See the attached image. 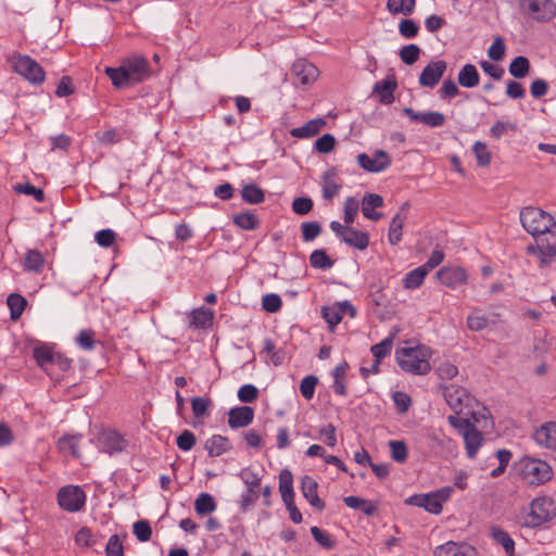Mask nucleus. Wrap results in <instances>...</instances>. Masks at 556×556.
<instances>
[{"mask_svg": "<svg viewBox=\"0 0 556 556\" xmlns=\"http://www.w3.org/2000/svg\"><path fill=\"white\" fill-rule=\"evenodd\" d=\"M523 229L534 238L526 253L536 258L540 268L556 261V222L554 217L535 206H526L519 213Z\"/></svg>", "mask_w": 556, "mask_h": 556, "instance_id": "nucleus-1", "label": "nucleus"}, {"mask_svg": "<svg viewBox=\"0 0 556 556\" xmlns=\"http://www.w3.org/2000/svg\"><path fill=\"white\" fill-rule=\"evenodd\" d=\"M395 356L399 366L406 372L426 375L431 370L425 348H402L396 351Z\"/></svg>", "mask_w": 556, "mask_h": 556, "instance_id": "nucleus-2", "label": "nucleus"}, {"mask_svg": "<svg viewBox=\"0 0 556 556\" xmlns=\"http://www.w3.org/2000/svg\"><path fill=\"white\" fill-rule=\"evenodd\" d=\"M12 67L16 74L34 86H41L46 80V72L42 66L27 54L14 53L10 58Z\"/></svg>", "mask_w": 556, "mask_h": 556, "instance_id": "nucleus-3", "label": "nucleus"}, {"mask_svg": "<svg viewBox=\"0 0 556 556\" xmlns=\"http://www.w3.org/2000/svg\"><path fill=\"white\" fill-rule=\"evenodd\" d=\"M453 493L452 486H444L428 494H415L406 500L413 506L422 507L428 513L438 515L442 511V505Z\"/></svg>", "mask_w": 556, "mask_h": 556, "instance_id": "nucleus-4", "label": "nucleus"}, {"mask_svg": "<svg viewBox=\"0 0 556 556\" xmlns=\"http://www.w3.org/2000/svg\"><path fill=\"white\" fill-rule=\"evenodd\" d=\"M520 464L523 477L531 484H543L553 477L551 466L544 460L526 456L520 460Z\"/></svg>", "mask_w": 556, "mask_h": 556, "instance_id": "nucleus-5", "label": "nucleus"}, {"mask_svg": "<svg viewBox=\"0 0 556 556\" xmlns=\"http://www.w3.org/2000/svg\"><path fill=\"white\" fill-rule=\"evenodd\" d=\"M554 516L553 501L546 497H539L531 502L530 510L525 516V526L536 528L549 521Z\"/></svg>", "mask_w": 556, "mask_h": 556, "instance_id": "nucleus-6", "label": "nucleus"}, {"mask_svg": "<svg viewBox=\"0 0 556 556\" xmlns=\"http://www.w3.org/2000/svg\"><path fill=\"white\" fill-rule=\"evenodd\" d=\"M58 504L70 513L81 510L86 505V493L78 485H65L58 492Z\"/></svg>", "mask_w": 556, "mask_h": 556, "instance_id": "nucleus-7", "label": "nucleus"}, {"mask_svg": "<svg viewBox=\"0 0 556 556\" xmlns=\"http://www.w3.org/2000/svg\"><path fill=\"white\" fill-rule=\"evenodd\" d=\"M521 8L535 21L546 22L556 16L553 0H519Z\"/></svg>", "mask_w": 556, "mask_h": 556, "instance_id": "nucleus-8", "label": "nucleus"}, {"mask_svg": "<svg viewBox=\"0 0 556 556\" xmlns=\"http://www.w3.org/2000/svg\"><path fill=\"white\" fill-rule=\"evenodd\" d=\"M132 85L142 83L151 76L149 61L143 56H131L122 61Z\"/></svg>", "mask_w": 556, "mask_h": 556, "instance_id": "nucleus-9", "label": "nucleus"}, {"mask_svg": "<svg viewBox=\"0 0 556 556\" xmlns=\"http://www.w3.org/2000/svg\"><path fill=\"white\" fill-rule=\"evenodd\" d=\"M443 395L448 406L456 413L462 414L465 407H469L472 401L466 389L450 384L443 387Z\"/></svg>", "mask_w": 556, "mask_h": 556, "instance_id": "nucleus-10", "label": "nucleus"}, {"mask_svg": "<svg viewBox=\"0 0 556 556\" xmlns=\"http://www.w3.org/2000/svg\"><path fill=\"white\" fill-rule=\"evenodd\" d=\"M98 447L109 455L123 452L127 446V440L115 430H104L99 433Z\"/></svg>", "mask_w": 556, "mask_h": 556, "instance_id": "nucleus-11", "label": "nucleus"}, {"mask_svg": "<svg viewBox=\"0 0 556 556\" xmlns=\"http://www.w3.org/2000/svg\"><path fill=\"white\" fill-rule=\"evenodd\" d=\"M391 156L383 150H377L372 156L361 153L357 155L358 165L369 173H380L391 165Z\"/></svg>", "mask_w": 556, "mask_h": 556, "instance_id": "nucleus-12", "label": "nucleus"}, {"mask_svg": "<svg viewBox=\"0 0 556 556\" xmlns=\"http://www.w3.org/2000/svg\"><path fill=\"white\" fill-rule=\"evenodd\" d=\"M447 64L444 60L430 61L421 71L418 83L421 87L434 88L446 71Z\"/></svg>", "mask_w": 556, "mask_h": 556, "instance_id": "nucleus-13", "label": "nucleus"}, {"mask_svg": "<svg viewBox=\"0 0 556 556\" xmlns=\"http://www.w3.org/2000/svg\"><path fill=\"white\" fill-rule=\"evenodd\" d=\"M294 85L307 86L313 84L319 74L318 68L305 59L296 60L292 65Z\"/></svg>", "mask_w": 556, "mask_h": 556, "instance_id": "nucleus-14", "label": "nucleus"}, {"mask_svg": "<svg viewBox=\"0 0 556 556\" xmlns=\"http://www.w3.org/2000/svg\"><path fill=\"white\" fill-rule=\"evenodd\" d=\"M403 114L414 123H421L431 128H438L445 124V115L438 111L416 112L412 108H404Z\"/></svg>", "mask_w": 556, "mask_h": 556, "instance_id": "nucleus-15", "label": "nucleus"}, {"mask_svg": "<svg viewBox=\"0 0 556 556\" xmlns=\"http://www.w3.org/2000/svg\"><path fill=\"white\" fill-rule=\"evenodd\" d=\"M437 276L442 285L451 289H456L466 283L468 278L465 269L460 267H442Z\"/></svg>", "mask_w": 556, "mask_h": 556, "instance_id": "nucleus-16", "label": "nucleus"}, {"mask_svg": "<svg viewBox=\"0 0 556 556\" xmlns=\"http://www.w3.org/2000/svg\"><path fill=\"white\" fill-rule=\"evenodd\" d=\"M253 419L254 409L250 406H238L228 412V425L231 429L248 427Z\"/></svg>", "mask_w": 556, "mask_h": 556, "instance_id": "nucleus-17", "label": "nucleus"}, {"mask_svg": "<svg viewBox=\"0 0 556 556\" xmlns=\"http://www.w3.org/2000/svg\"><path fill=\"white\" fill-rule=\"evenodd\" d=\"M318 483L311 476H304L301 481V491L305 500L316 509H325V502L318 496Z\"/></svg>", "mask_w": 556, "mask_h": 556, "instance_id": "nucleus-18", "label": "nucleus"}, {"mask_svg": "<svg viewBox=\"0 0 556 556\" xmlns=\"http://www.w3.org/2000/svg\"><path fill=\"white\" fill-rule=\"evenodd\" d=\"M533 438L538 444L556 451V422L548 421L543 424L535 430Z\"/></svg>", "mask_w": 556, "mask_h": 556, "instance_id": "nucleus-19", "label": "nucleus"}, {"mask_svg": "<svg viewBox=\"0 0 556 556\" xmlns=\"http://www.w3.org/2000/svg\"><path fill=\"white\" fill-rule=\"evenodd\" d=\"M498 315L492 313L490 315L483 314L479 308H475L470 315L467 316V327L471 331H481L490 325L497 323Z\"/></svg>", "mask_w": 556, "mask_h": 556, "instance_id": "nucleus-20", "label": "nucleus"}, {"mask_svg": "<svg viewBox=\"0 0 556 556\" xmlns=\"http://www.w3.org/2000/svg\"><path fill=\"white\" fill-rule=\"evenodd\" d=\"M408 207L409 204L407 202L403 203L400 207V212L393 216L390 223L388 238L392 245L397 244L402 240V229L406 220Z\"/></svg>", "mask_w": 556, "mask_h": 556, "instance_id": "nucleus-21", "label": "nucleus"}, {"mask_svg": "<svg viewBox=\"0 0 556 556\" xmlns=\"http://www.w3.org/2000/svg\"><path fill=\"white\" fill-rule=\"evenodd\" d=\"M54 355L55 352L47 344L35 346L33 351V356L37 365L50 376L53 374Z\"/></svg>", "mask_w": 556, "mask_h": 556, "instance_id": "nucleus-22", "label": "nucleus"}, {"mask_svg": "<svg viewBox=\"0 0 556 556\" xmlns=\"http://www.w3.org/2000/svg\"><path fill=\"white\" fill-rule=\"evenodd\" d=\"M383 205V198L377 193H366L362 200V213L370 220H379L382 213L376 212L375 208Z\"/></svg>", "mask_w": 556, "mask_h": 556, "instance_id": "nucleus-23", "label": "nucleus"}, {"mask_svg": "<svg viewBox=\"0 0 556 556\" xmlns=\"http://www.w3.org/2000/svg\"><path fill=\"white\" fill-rule=\"evenodd\" d=\"M397 88V83L395 78L386 77L382 80H379L374 86V92L380 96V101L384 104H391L394 101L393 92Z\"/></svg>", "mask_w": 556, "mask_h": 556, "instance_id": "nucleus-24", "label": "nucleus"}, {"mask_svg": "<svg viewBox=\"0 0 556 556\" xmlns=\"http://www.w3.org/2000/svg\"><path fill=\"white\" fill-rule=\"evenodd\" d=\"M325 125L326 122L324 118H314L301 127L291 129L290 135L294 138H311L316 136Z\"/></svg>", "mask_w": 556, "mask_h": 556, "instance_id": "nucleus-25", "label": "nucleus"}, {"mask_svg": "<svg viewBox=\"0 0 556 556\" xmlns=\"http://www.w3.org/2000/svg\"><path fill=\"white\" fill-rule=\"evenodd\" d=\"M490 534L496 544L503 546L507 556H515V541L507 531L501 527L493 526L490 529Z\"/></svg>", "mask_w": 556, "mask_h": 556, "instance_id": "nucleus-26", "label": "nucleus"}, {"mask_svg": "<svg viewBox=\"0 0 556 556\" xmlns=\"http://www.w3.org/2000/svg\"><path fill=\"white\" fill-rule=\"evenodd\" d=\"M458 84L464 88H475L480 83V75L473 64H465L457 75Z\"/></svg>", "mask_w": 556, "mask_h": 556, "instance_id": "nucleus-27", "label": "nucleus"}, {"mask_svg": "<svg viewBox=\"0 0 556 556\" xmlns=\"http://www.w3.org/2000/svg\"><path fill=\"white\" fill-rule=\"evenodd\" d=\"M205 450L210 457H217L230 450L229 440L220 434H214L205 441Z\"/></svg>", "mask_w": 556, "mask_h": 556, "instance_id": "nucleus-28", "label": "nucleus"}, {"mask_svg": "<svg viewBox=\"0 0 556 556\" xmlns=\"http://www.w3.org/2000/svg\"><path fill=\"white\" fill-rule=\"evenodd\" d=\"M343 242L349 247L363 251L369 244V235L366 231L349 227L346 235L343 237Z\"/></svg>", "mask_w": 556, "mask_h": 556, "instance_id": "nucleus-29", "label": "nucleus"}, {"mask_svg": "<svg viewBox=\"0 0 556 556\" xmlns=\"http://www.w3.org/2000/svg\"><path fill=\"white\" fill-rule=\"evenodd\" d=\"M337 173L334 168H330L323 174V198L332 200L340 191L341 185L334 181Z\"/></svg>", "mask_w": 556, "mask_h": 556, "instance_id": "nucleus-30", "label": "nucleus"}, {"mask_svg": "<svg viewBox=\"0 0 556 556\" xmlns=\"http://www.w3.org/2000/svg\"><path fill=\"white\" fill-rule=\"evenodd\" d=\"M467 456L473 458L482 442V435L476 427L465 429L463 432Z\"/></svg>", "mask_w": 556, "mask_h": 556, "instance_id": "nucleus-31", "label": "nucleus"}, {"mask_svg": "<svg viewBox=\"0 0 556 556\" xmlns=\"http://www.w3.org/2000/svg\"><path fill=\"white\" fill-rule=\"evenodd\" d=\"M104 73L111 79L112 85L116 89H123L127 86L132 85L125 71V67L121 64L118 67H105Z\"/></svg>", "mask_w": 556, "mask_h": 556, "instance_id": "nucleus-32", "label": "nucleus"}, {"mask_svg": "<svg viewBox=\"0 0 556 556\" xmlns=\"http://www.w3.org/2000/svg\"><path fill=\"white\" fill-rule=\"evenodd\" d=\"M279 491L283 503L294 500L293 476L288 469H282L279 473Z\"/></svg>", "mask_w": 556, "mask_h": 556, "instance_id": "nucleus-33", "label": "nucleus"}, {"mask_svg": "<svg viewBox=\"0 0 556 556\" xmlns=\"http://www.w3.org/2000/svg\"><path fill=\"white\" fill-rule=\"evenodd\" d=\"M81 440L80 434H64L60 438L58 446L61 451H68L75 458L80 457L79 443Z\"/></svg>", "mask_w": 556, "mask_h": 556, "instance_id": "nucleus-34", "label": "nucleus"}, {"mask_svg": "<svg viewBox=\"0 0 556 556\" xmlns=\"http://www.w3.org/2000/svg\"><path fill=\"white\" fill-rule=\"evenodd\" d=\"M427 275L428 273L422 266L408 271L403 279L404 288L409 290L419 288L424 283Z\"/></svg>", "mask_w": 556, "mask_h": 556, "instance_id": "nucleus-35", "label": "nucleus"}, {"mask_svg": "<svg viewBox=\"0 0 556 556\" xmlns=\"http://www.w3.org/2000/svg\"><path fill=\"white\" fill-rule=\"evenodd\" d=\"M309 264L313 268L327 270L334 265V261L324 249L314 250L309 255Z\"/></svg>", "mask_w": 556, "mask_h": 556, "instance_id": "nucleus-36", "label": "nucleus"}, {"mask_svg": "<svg viewBox=\"0 0 556 556\" xmlns=\"http://www.w3.org/2000/svg\"><path fill=\"white\" fill-rule=\"evenodd\" d=\"M7 304L10 308L11 319L17 320L22 316L27 305V301L23 295L18 293H11L8 296Z\"/></svg>", "mask_w": 556, "mask_h": 556, "instance_id": "nucleus-37", "label": "nucleus"}, {"mask_svg": "<svg viewBox=\"0 0 556 556\" xmlns=\"http://www.w3.org/2000/svg\"><path fill=\"white\" fill-rule=\"evenodd\" d=\"M45 266V258L38 250H28L24 261V267L28 271L41 273Z\"/></svg>", "mask_w": 556, "mask_h": 556, "instance_id": "nucleus-38", "label": "nucleus"}, {"mask_svg": "<svg viewBox=\"0 0 556 556\" xmlns=\"http://www.w3.org/2000/svg\"><path fill=\"white\" fill-rule=\"evenodd\" d=\"M233 224L243 230H254L260 226L257 216L251 212H241L233 216Z\"/></svg>", "mask_w": 556, "mask_h": 556, "instance_id": "nucleus-39", "label": "nucleus"}, {"mask_svg": "<svg viewBox=\"0 0 556 556\" xmlns=\"http://www.w3.org/2000/svg\"><path fill=\"white\" fill-rule=\"evenodd\" d=\"M508 72L515 78H523L530 72V62L523 55L516 56L509 64Z\"/></svg>", "mask_w": 556, "mask_h": 556, "instance_id": "nucleus-40", "label": "nucleus"}, {"mask_svg": "<svg viewBox=\"0 0 556 556\" xmlns=\"http://www.w3.org/2000/svg\"><path fill=\"white\" fill-rule=\"evenodd\" d=\"M241 197L249 204H260L265 200L264 191L254 184L244 186L241 190Z\"/></svg>", "mask_w": 556, "mask_h": 556, "instance_id": "nucleus-41", "label": "nucleus"}, {"mask_svg": "<svg viewBox=\"0 0 556 556\" xmlns=\"http://www.w3.org/2000/svg\"><path fill=\"white\" fill-rule=\"evenodd\" d=\"M194 509L198 515H207L216 509V502L211 494L201 493L194 502Z\"/></svg>", "mask_w": 556, "mask_h": 556, "instance_id": "nucleus-42", "label": "nucleus"}, {"mask_svg": "<svg viewBox=\"0 0 556 556\" xmlns=\"http://www.w3.org/2000/svg\"><path fill=\"white\" fill-rule=\"evenodd\" d=\"M321 316L329 325L330 330H333L337 325L342 320V311L338 307L337 303L321 308Z\"/></svg>", "mask_w": 556, "mask_h": 556, "instance_id": "nucleus-43", "label": "nucleus"}, {"mask_svg": "<svg viewBox=\"0 0 556 556\" xmlns=\"http://www.w3.org/2000/svg\"><path fill=\"white\" fill-rule=\"evenodd\" d=\"M415 4V0H388L387 8L392 14L409 15L414 12Z\"/></svg>", "mask_w": 556, "mask_h": 556, "instance_id": "nucleus-44", "label": "nucleus"}, {"mask_svg": "<svg viewBox=\"0 0 556 556\" xmlns=\"http://www.w3.org/2000/svg\"><path fill=\"white\" fill-rule=\"evenodd\" d=\"M262 352L269 356L270 362L275 366L281 365L285 361V352L276 349L275 342L271 339L267 338L263 341Z\"/></svg>", "mask_w": 556, "mask_h": 556, "instance_id": "nucleus-45", "label": "nucleus"}, {"mask_svg": "<svg viewBox=\"0 0 556 556\" xmlns=\"http://www.w3.org/2000/svg\"><path fill=\"white\" fill-rule=\"evenodd\" d=\"M473 154L477 159V165L485 167L491 163V153L484 142L476 141L472 147Z\"/></svg>", "mask_w": 556, "mask_h": 556, "instance_id": "nucleus-46", "label": "nucleus"}, {"mask_svg": "<svg viewBox=\"0 0 556 556\" xmlns=\"http://www.w3.org/2000/svg\"><path fill=\"white\" fill-rule=\"evenodd\" d=\"M393 345V338L388 337L383 339L381 342L374 344L370 349L374 357L377 359V363H381V361L391 353Z\"/></svg>", "mask_w": 556, "mask_h": 556, "instance_id": "nucleus-47", "label": "nucleus"}, {"mask_svg": "<svg viewBox=\"0 0 556 556\" xmlns=\"http://www.w3.org/2000/svg\"><path fill=\"white\" fill-rule=\"evenodd\" d=\"M421 50L420 48L415 45H406L400 50V58L403 63L406 65H413L416 63L420 56Z\"/></svg>", "mask_w": 556, "mask_h": 556, "instance_id": "nucleus-48", "label": "nucleus"}, {"mask_svg": "<svg viewBox=\"0 0 556 556\" xmlns=\"http://www.w3.org/2000/svg\"><path fill=\"white\" fill-rule=\"evenodd\" d=\"M191 324L198 328H205L213 319V312L205 308L194 309L191 314Z\"/></svg>", "mask_w": 556, "mask_h": 556, "instance_id": "nucleus-49", "label": "nucleus"}, {"mask_svg": "<svg viewBox=\"0 0 556 556\" xmlns=\"http://www.w3.org/2000/svg\"><path fill=\"white\" fill-rule=\"evenodd\" d=\"M311 533L314 540L324 548L331 549L336 546V541L332 539V536L320 528L316 526L312 527Z\"/></svg>", "mask_w": 556, "mask_h": 556, "instance_id": "nucleus-50", "label": "nucleus"}, {"mask_svg": "<svg viewBox=\"0 0 556 556\" xmlns=\"http://www.w3.org/2000/svg\"><path fill=\"white\" fill-rule=\"evenodd\" d=\"M303 241L315 240L321 232V226L318 222H304L301 224Z\"/></svg>", "mask_w": 556, "mask_h": 556, "instance_id": "nucleus-51", "label": "nucleus"}, {"mask_svg": "<svg viewBox=\"0 0 556 556\" xmlns=\"http://www.w3.org/2000/svg\"><path fill=\"white\" fill-rule=\"evenodd\" d=\"M359 210L358 200L354 197H349L344 202V223L351 225L354 223L355 217Z\"/></svg>", "mask_w": 556, "mask_h": 556, "instance_id": "nucleus-52", "label": "nucleus"}, {"mask_svg": "<svg viewBox=\"0 0 556 556\" xmlns=\"http://www.w3.org/2000/svg\"><path fill=\"white\" fill-rule=\"evenodd\" d=\"M318 379L316 376L311 375L302 379L300 383V392L305 400L309 401L313 399Z\"/></svg>", "mask_w": 556, "mask_h": 556, "instance_id": "nucleus-53", "label": "nucleus"}, {"mask_svg": "<svg viewBox=\"0 0 556 556\" xmlns=\"http://www.w3.org/2000/svg\"><path fill=\"white\" fill-rule=\"evenodd\" d=\"M14 190L18 193H23L26 195H31L37 202H43L45 200V192L42 189L35 187L34 185L26 182V184H17L14 187Z\"/></svg>", "mask_w": 556, "mask_h": 556, "instance_id": "nucleus-54", "label": "nucleus"}, {"mask_svg": "<svg viewBox=\"0 0 556 556\" xmlns=\"http://www.w3.org/2000/svg\"><path fill=\"white\" fill-rule=\"evenodd\" d=\"M281 306L282 300L276 293L265 294L262 299V308L267 313H277Z\"/></svg>", "mask_w": 556, "mask_h": 556, "instance_id": "nucleus-55", "label": "nucleus"}, {"mask_svg": "<svg viewBox=\"0 0 556 556\" xmlns=\"http://www.w3.org/2000/svg\"><path fill=\"white\" fill-rule=\"evenodd\" d=\"M459 93V89L455 81L451 78L444 79L441 88L438 91L441 100H451Z\"/></svg>", "mask_w": 556, "mask_h": 556, "instance_id": "nucleus-56", "label": "nucleus"}, {"mask_svg": "<svg viewBox=\"0 0 556 556\" xmlns=\"http://www.w3.org/2000/svg\"><path fill=\"white\" fill-rule=\"evenodd\" d=\"M75 542L79 546L90 547L97 543V539L88 527H83L77 531Z\"/></svg>", "mask_w": 556, "mask_h": 556, "instance_id": "nucleus-57", "label": "nucleus"}, {"mask_svg": "<svg viewBox=\"0 0 556 556\" xmlns=\"http://www.w3.org/2000/svg\"><path fill=\"white\" fill-rule=\"evenodd\" d=\"M134 534L140 542H147L151 539L152 529L148 520H138L134 523Z\"/></svg>", "mask_w": 556, "mask_h": 556, "instance_id": "nucleus-58", "label": "nucleus"}, {"mask_svg": "<svg viewBox=\"0 0 556 556\" xmlns=\"http://www.w3.org/2000/svg\"><path fill=\"white\" fill-rule=\"evenodd\" d=\"M392 399H393L394 405L396 407V412L399 414L406 413L412 405L410 396L403 391H395L392 394Z\"/></svg>", "mask_w": 556, "mask_h": 556, "instance_id": "nucleus-59", "label": "nucleus"}, {"mask_svg": "<svg viewBox=\"0 0 556 556\" xmlns=\"http://www.w3.org/2000/svg\"><path fill=\"white\" fill-rule=\"evenodd\" d=\"M197 439L190 430H184L176 439L177 446L185 452L190 451L195 445Z\"/></svg>", "mask_w": 556, "mask_h": 556, "instance_id": "nucleus-60", "label": "nucleus"}, {"mask_svg": "<svg viewBox=\"0 0 556 556\" xmlns=\"http://www.w3.org/2000/svg\"><path fill=\"white\" fill-rule=\"evenodd\" d=\"M391 456L396 463H404L407 459V446L403 441H390Z\"/></svg>", "mask_w": 556, "mask_h": 556, "instance_id": "nucleus-61", "label": "nucleus"}, {"mask_svg": "<svg viewBox=\"0 0 556 556\" xmlns=\"http://www.w3.org/2000/svg\"><path fill=\"white\" fill-rule=\"evenodd\" d=\"M399 31L404 38L412 39L418 35L419 26L413 20H402L399 25Z\"/></svg>", "mask_w": 556, "mask_h": 556, "instance_id": "nucleus-62", "label": "nucleus"}, {"mask_svg": "<svg viewBox=\"0 0 556 556\" xmlns=\"http://www.w3.org/2000/svg\"><path fill=\"white\" fill-rule=\"evenodd\" d=\"M116 233L112 229H102L96 232V242L103 248L112 247L116 241Z\"/></svg>", "mask_w": 556, "mask_h": 556, "instance_id": "nucleus-63", "label": "nucleus"}, {"mask_svg": "<svg viewBox=\"0 0 556 556\" xmlns=\"http://www.w3.org/2000/svg\"><path fill=\"white\" fill-rule=\"evenodd\" d=\"M106 556H124V548L117 534H113L105 546Z\"/></svg>", "mask_w": 556, "mask_h": 556, "instance_id": "nucleus-64", "label": "nucleus"}]
</instances>
